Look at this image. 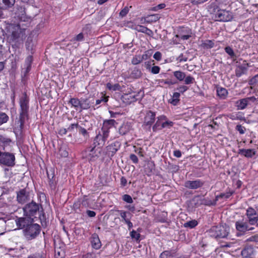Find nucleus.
Here are the masks:
<instances>
[{
  "mask_svg": "<svg viewBox=\"0 0 258 258\" xmlns=\"http://www.w3.org/2000/svg\"><path fill=\"white\" fill-rule=\"evenodd\" d=\"M8 39L13 48H20L25 39L26 29L22 28L19 24H11L7 26Z\"/></svg>",
  "mask_w": 258,
  "mask_h": 258,
  "instance_id": "nucleus-1",
  "label": "nucleus"
},
{
  "mask_svg": "<svg viewBox=\"0 0 258 258\" xmlns=\"http://www.w3.org/2000/svg\"><path fill=\"white\" fill-rule=\"evenodd\" d=\"M20 111L19 119L15 123L14 130L16 135H21L26 119L28 117L29 98L25 94L20 99Z\"/></svg>",
  "mask_w": 258,
  "mask_h": 258,
  "instance_id": "nucleus-2",
  "label": "nucleus"
},
{
  "mask_svg": "<svg viewBox=\"0 0 258 258\" xmlns=\"http://www.w3.org/2000/svg\"><path fill=\"white\" fill-rule=\"evenodd\" d=\"M117 123L114 119H108L104 121L102 127L103 135H98L96 137L95 140L98 142V145L105 144V140L108 136L109 128L115 126V124Z\"/></svg>",
  "mask_w": 258,
  "mask_h": 258,
  "instance_id": "nucleus-3",
  "label": "nucleus"
},
{
  "mask_svg": "<svg viewBox=\"0 0 258 258\" xmlns=\"http://www.w3.org/2000/svg\"><path fill=\"white\" fill-rule=\"evenodd\" d=\"M229 229L226 225L213 226L210 230V235L216 238H225L229 234Z\"/></svg>",
  "mask_w": 258,
  "mask_h": 258,
  "instance_id": "nucleus-4",
  "label": "nucleus"
},
{
  "mask_svg": "<svg viewBox=\"0 0 258 258\" xmlns=\"http://www.w3.org/2000/svg\"><path fill=\"white\" fill-rule=\"evenodd\" d=\"M156 123L152 127L153 131L156 132L164 128H170L173 125V122L167 119L166 116L162 115L157 117Z\"/></svg>",
  "mask_w": 258,
  "mask_h": 258,
  "instance_id": "nucleus-5",
  "label": "nucleus"
},
{
  "mask_svg": "<svg viewBox=\"0 0 258 258\" xmlns=\"http://www.w3.org/2000/svg\"><path fill=\"white\" fill-rule=\"evenodd\" d=\"M40 232V226L37 224H33L23 230V234L27 240H30L35 238Z\"/></svg>",
  "mask_w": 258,
  "mask_h": 258,
  "instance_id": "nucleus-6",
  "label": "nucleus"
},
{
  "mask_svg": "<svg viewBox=\"0 0 258 258\" xmlns=\"http://www.w3.org/2000/svg\"><path fill=\"white\" fill-rule=\"evenodd\" d=\"M15 157L13 153L0 151V164L13 166L15 164Z\"/></svg>",
  "mask_w": 258,
  "mask_h": 258,
  "instance_id": "nucleus-7",
  "label": "nucleus"
},
{
  "mask_svg": "<svg viewBox=\"0 0 258 258\" xmlns=\"http://www.w3.org/2000/svg\"><path fill=\"white\" fill-rule=\"evenodd\" d=\"M215 18L217 21L227 22L230 21L232 19L233 16L230 11L220 9L218 10L215 14Z\"/></svg>",
  "mask_w": 258,
  "mask_h": 258,
  "instance_id": "nucleus-8",
  "label": "nucleus"
},
{
  "mask_svg": "<svg viewBox=\"0 0 258 258\" xmlns=\"http://www.w3.org/2000/svg\"><path fill=\"white\" fill-rule=\"evenodd\" d=\"M191 29L187 27H180L178 30V34L175 35L176 38H180L183 40H187L191 37Z\"/></svg>",
  "mask_w": 258,
  "mask_h": 258,
  "instance_id": "nucleus-9",
  "label": "nucleus"
},
{
  "mask_svg": "<svg viewBox=\"0 0 258 258\" xmlns=\"http://www.w3.org/2000/svg\"><path fill=\"white\" fill-rule=\"evenodd\" d=\"M33 219L30 217H21L16 220V223L19 229H25L32 225Z\"/></svg>",
  "mask_w": 258,
  "mask_h": 258,
  "instance_id": "nucleus-10",
  "label": "nucleus"
},
{
  "mask_svg": "<svg viewBox=\"0 0 258 258\" xmlns=\"http://www.w3.org/2000/svg\"><path fill=\"white\" fill-rule=\"evenodd\" d=\"M256 98L254 96L243 98L236 101V106L238 109L242 110L250 104V102H254Z\"/></svg>",
  "mask_w": 258,
  "mask_h": 258,
  "instance_id": "nucleus-11",
  "label": "nucleus"
},
{
  "mask_svg": "<svg viewBox=\"0 0 258 258\" xmlns=\"http://www.w3.org/2000/svg\"><path fill=\"white\" fill-rule=\"evenodd\" d=\"M38 210V205L33 202L27 205L24 208V213L29 216H34Z\"/></svg>",
  "mask_w": 258,
  "mask_h": 258,
  "instance_id": "nucleus-12",
  "label": "nucleus"
},
{
  "mask_svg": "<svg viewBox=\"0 0 258 258\" xmlns=\"http://www.w3.org/2000/svg\"><path fill=\"white\" fill-rule=\"evenodd\" d=\"M156 113L151 110L147 111L144 117V125L148 126L150 128L155 120Z\"/></svg>",
  "mask_w": 258,
  "mask_h": 258,
  "instance_id": "nucleus-13",
  "label": "nucleus"
},
{
  "mask_svg": "<svg viewBox=\"0 0 258 258\" xmlns=\"http://www.w3.org/2000/svg\"><path fill=\"white\" fill-rule=\"evenodd\" d=\"M246 215L251 225H254L258 221V216L254 209L248 208L246 210Z\"/></svg>",
  "mask_w": 258,
  "mask_h": 258,
  "instance_id": "nucleus-14",
  "label": "nucleus"
},
{
  "mask_svg": "<svg viewBox=\"0 0 258 258\" xmlns=\"http://www.w3.org/2000/svg\"><path fill=\"white\" fill-rule=\"evenodd\" d=\"M236 230L240 232H245L247 230H251L253 229V227L248 228L247 223L246 221H238L235 223Z\"/></svg>",
  "mask_w": 258,
  "mask_h": 258,
  "instance_id": "nucleus-15",
  "label": "nucleus"
},
{
  "mask_svg": "<svg viewBox=\"0 0 258 258\" xmlns=\"http://www.w3.org/2000/svg\"><path fill=\"white\" fill-rule=\"evenodd\" d=\"M203 185V182L200 180H188L185 182V186L190 189H197L201 187Z\"/></svg>",
  "mask_w": 258,
  "mask_h": 258,
  "instance_id": "nucleus-16",
  "label": "nucleus"
},
{
  "mask_svg": "<svg viewBox=\"0 0 258 258\" xmlns=\"http://www.w3.org/2000/svg\"><path fill=\"white\" fill-rule=\"evenodd\" d=\"M90 241L93 248L98 249L101 247V243L97 234L94 233L92 235Z\"/></svg>",
  "mask_w": 258,
  "mask_h": 258,
  "instance_id": "nucleus-17",
  "label": "nucleus"
},
{
  "mask_svg": "<svg viewBox=\"0 0 258 258\" xmlns=\"http://www.w3.org/2000/svg\"><path fill=\"white\" fill-rule=\"evenodd\" d=\"M132 127L131 122H124L119 128V133L121 135H124L131 130Z\"/></svg>",
  "mask_w": 258,
  "mask_h": 258,
  "instance_id": "nucleus-18",
  "label": "nucleus"
},
{
  "mask_svg": "<svg viewBox=\"0 0 258 258\" xmlns=\"http://www.w3.org/2000/svg\"><path fill=\"white\" fill-rule=\"evenodd\" d=\"M248 63H244L239 65L235 69V75L237 77H240L242 75L245 74L247 71Z\"/></svg>",
  "mask_w": 258,
  "mask_h": 258,
  "instance_id": "nucleus-19",
  "label": "nucleus"
},
{
  "mask_svg": "<svg viewBox=\"0 0 258 258\" xmlns=\"http://www.w3.org/2000/svg\"><path fill=\"white\" fill-rule=\"evenodd\" d=\"M25 46L26 49L30 54H32L34 53L35 43L33 40L32 36H29L28 37L25 43Z\"/></svg>",
  "mask_w": 258,
  "mask_h": 258,
  "instance_id": "nucleus-20",
  "label": "nucleus"
},
{
  "mask_svg": "<svg viewBox=\"0 0 258 258\" xmlns=\"http://www.w3.org/2000/svg\"><path fill=\"white\" fill-rule=\"evenodd\" d=\"M238 153L246 157L250 158L256 154V151L254 149H240Z\"/></svg>",
  "mask_w": 258,
  "mask_h": 258,
  "instance_id": "nucleus-21",
  "label": "nucleus"
},
{
  "mask_svg": "<svg viewBox=\"0 0 258 258\" xmlns=\"http://www.w3.org/2000/svg\"><path fill=\"white\" fill-rule=\"evenodd\" d=\"M92 101L94 100H90L89 98H82L81 99L80 111L89 109L91 104L94 103Z\"/></svg>",
  "mask_w": 258,
  "mask_h": 258,
  "instance_id": "nucleus-22",
  "label": "nucleus"
},
{
  "mask_svg": "<svg viewBox=\"0 0 258 258\" xmlns=\"http://www.w3.org/2000/svg\"><path fill=\"white\" fill-rule=\"evenodd\" d=\"M159 258H184L182 255H179L176 254L174 252H171L170 251H164L162 252L160 255Z\"/></svg>",
  "mask_w": 258,
  "mask_h": 258,
  "instance_id": "nucleus-23",
  "label": "nucleus"
},
{
  "mask_svg": "<svg viewBox=\"0 0 258 258\" xmlns=\"http://www.w3.org/2000/svg\"><path fill=\"white\" fill-rule=\"evenodd\" d=\"M28 199V196L26 195V191L22 189L17 194V200L19 203L23 204L25 203Z\"/></svg>",
  "mask_w": 258,
  "mask_h": 258,
  "instance_id": "nucleus-24",
  "label": "nucleus"
},
{
  "mask_svg": "<svg viewBox=\"0 0 258 258\" xmlns=\"http://www.w3.org/2000/svg\"><path fill=\"white\" fill-rule=\"evenodd\" d=\"M159 19L160 17L158 14L148 15L147 17H145L144 21L142 22V24L151 23L153 22H155L159 20Z\"/></svg>",
  "mask_w": 258,
  "mask_h": 258,
  "instance_id": "nucleus-25",
  "label": "nucleus"
},
{
  "mask_svg": "<svg viewBox=\"0 0 258 258\" xmlns=\"http://www.w3.org/2000/svg\"><path fill=\"white\" fill-rule=\"evenodd\" d=\"M217 95L221 98L224 99L226 98L228 95V91L227 90L222 87H217Z\"/></svg>",
  "mask_w": 258,
  "mask_h": 258,
  "instance_id": "nucleus-26",
  "label": "nucleus"
},
{
  "mask_svg": "<svg viewBox=\"0 0 258 258\" xmlns=\"http://www.w3.org/2000/svg\"><path fill=\"white\" fill-rule=\"evenodd\" d=\"M33 61V57L31 54L29 55L26 59L25 65L26 66L25 74L28 73L31 70V63Z\"/></svg>",
  "mask_w": 258,
  "mask_h": 258,
  "instance_id": "nucleus-27",
  "label": "nucleus"
},
{
  "mask_svg": "<svg viewBox=\"0 0 258 258\" xmlns=\"http://www.w3.org/2000/svg\"><path fill=\"white\" fill-rule=\"evenodd\" d=\"M142 76L141 71L136 68H134L130 75V78L132 79H138Z\"/></svg>",
  "mask_w": 258,
  "mask_h": 258,
  "instance_id": "nucleus-28",
  "label": "nucleus"
},
{
  "mask_svg": "<svg viewBox=\"0 0 258 258\" xmlns=\"http://www.w3.org/2000/svg\"><path fill=\"white\" fill-rule=\"evenodd\" d=\"M253 254V248L251 247H247L241 251V255L244 257H248Z\"/></svg>",
  "mask_w": 258,
  "mask_h": 258,
  "instance_id": "nucleus-29",
  "label": "nucleus"
},
{
  "mask_svg": "<svg viewBox=\"0 0 258 258\" xmlns=\"http://www.w3.org/2000/svg\"><path fill=\"white\" fill-rule=\"evenodd\" d=\"M69 103L71 104L74 107L76 110H78V108H80L81 106V100H79L77 98H72L69 100Z\"/></svg>",
  "mask_w": 258,
  "mask_h": 258,
  "instance_id": "nucleus-30",
  "label": "nucleus"
},
{
  "mask_svg": "<svg viewBox=\"0 0 258 258\" xmlns=\"http://www.w3.org/2000/svg\"><path fill=\"white\" fill-rule=\"evenodd\" d=\"M185 75H186L185 73L180 71H176L173 72V76L179 81H183L185 78Z\"/></svg>",
  "mask_w": 258,
  "mask_h": 258,
  "instance_id": "nucleus-31",
  "label": "nucleus"
},
{
  "mask_svg": "<svg viewBox=\"0 0 258 258\" xmlns=\"http://www.w3.org/2000/svg\"><path fill=\"white\" fill-rule=\"evenodd\" d=\"M180 93L174 92L172 95V98L169 100V102L173 105H176L179 101Z\"/></svg>",
  "mask_w": 258,
  "mask_h": 258,
  "instance_id": "nucleus-32",
  "label": "nucleus"
},
{
  "mask_svg": "<svg viewBox=\"0 0 258 258\" xmlns=\"http://www.w3.org/2000/svg\"><path fill=\"white\" fill-rule=\"evenodd\" d=\"M224 49L225 52L230 56L232 59H233L234 60H235V57H236V54L233 49L230 46H226Z\"/></svg>",
  "mask_w": 258,
  "mask_h": 258,
  "instance_id": "nucleus-33",
  "label": "nucleus"
},
{
  "mask_svg": "<svg viewBox=\"0 0 258 258\" xmlns=\"http://www.w3.org/2000/svg\"><path fill=\"white\" fill-rule=\"evenodd\" d=\"M135 152L139 156L143 157L146 154V151L144 148L140 146H134Z\"/></svg>",
  "mask_w": 258,
  "mask_h": 258,
  "instance_id": "nucleus-34",
  "label": "nucleus"
},
{
  "mask_svg": "<svg viewBox=\"0 0 258 258\" xmlns=\"http://www.w3.org/2000/svg\"><path fill=\"white\" fill-rule=\"evenodd\" d=\"M214 46V43L211 40H206L202 43V46L207 49L212 48Z\"/></svg>",
  "mask_w": 258,
  "mask_h": 258,
  "instance_id": "nucleus-35",
  "label": "nucleus"
},
{
  "mask_svg": "<svg viewBox=\"0 0 258 258\" xmlns=\"http://www.w3.org/2000/svg\"><path fill=\"white\" fill-rule=\"evenodd\" d=\"M9 119V116L5 113L0 111V125L6 123Z\"/></svg>",
  "mask_w": 258,
  "mask_h": 258,
  "instance_id": "nucleus-36",
  "label": "nucleus"
},
{
  "mask_svg": "<svg viewBox=\"0 0 258 258\" xmlns=\"http://www.w3.org/2000/svg\"><path fill=\"white\" fill-rule=\"evenodd\" d=\"M198 225V222L195 220H191L188 222H185L184 224V226L185 227H188L190 228H193L196 227Z\"/></svg>",
  "mask_w": 258,
  "mask_h": 258,
  "instance_id": "nucleus-37",
  "label": "nucleus"
},
{
  "mask_svg": "<svg viewBox=\"0 0 258 258\" xmlns=\"http://www.w3.org/2000/svg\"><path fill=\"white\" fill-rule=\"evenodd\" d=\"M78 130L79 134L80 135H82L83 137H87L89 136V133H88L87 130L81 125H79Z\"/></svg>",
  "mask_w": 258,
  "mask_h": 258,
  "instance_id": "nucleus-38",
  "label": "nucleus"
},
{
  "mask_svg": "<svg viewBox=\"0 0 258 258\" xmlns=\"http://www.w3.org/2000/svg\"><path fill=\"white\" fill-rule=\"evenodd\" d=\"M107 87L110 90L116 91L119 90L120 89V85L118 84H115L114 85H112L110 83H108L107 84Z\"/></svg>",
  "mask_w": 258,
  "mask_h": 258,
  "instance_id": "nucleus-39",
  "label": "nucleus"
},
{
  "mask_svg": "<svg viewBox=\"0 0 258 258\" xmlns=\"http://www.w3.org/2000/svg\"><path fill=\"white\" fill-rule=\"evenodd\" d=\"M11 142V140L10 139L0 135V145L2 144H4V145L10 144Z\"/></svg>",
  "mask_w": 258,
  "mask_h": 258,
  "instance_id": "nucleus-40",
  "label": "nucleus"
},
{
  "mask_svg": "<svg viewBox=\"0 0 258 258\" xmlns=\"http://www.w3.org/2000/svg\"><path fill=\"white\" fill-rule=\"evenodd\" d=\"M142 59L141 57V56L140 55H135L132 60V63L136 65L138 64H139L140 62L142 61Z\"/></svg>",
  "mask_w": 258,
  "mask_h": 258,
  "instance_id": "nucleus-41",
  "label": "nucleus"
},
{
  "mask_svg": "<svg viewBox=\"0 0 258 258\" xmlns=\"http://www.w3.org/2000/svg\"><path fill=\"white\" fill-rule=\"evenodd\" d=\"M184 81V84L185 85H189V84H193L194 83L195 78L190 75L187 76H185Z\"/></svg>",
  "mask_w": 258,
  "mask_h": 258,
  "instance_id": "nucleus-42",
  "label": "nucleus"
},
{
  "mask_svg": "<svg viewBox=\"0 0 258 258\" xmlns=\"http://www.w3.org/2000/svg\"><path fill=\"white\" fill-rule=\"evenodd\" d=\"M146 28V27L144 26L143 25H135L134 27V29H135V30H136L139 32H142V33L146 32H145Z\"/></svg>",
  "mask_w": 258,
  "mask_h": 258,
  "instance_id": "nucleus-43",
  "label": "nucleus"
},
{
  "mask_svg": "<svg viewBox=\"0 0 258 258\" xmlns=\"http://www.w3.org/2000/svg\"><path fill=\"white\" fill-rule=\"evenodd\" d=\"M210 11L213 13H217L218 10H220L219 9V7L217 6L216 4H211L209 6Z\"/></svg>",
  "mask_w": 258,
  "mask_h": 258,
  "instance_id": "nucleus-44",
  "label": "nucleus"
},
{
  "mask_svg": "<svg viewBox=\"0 0 258 258\" xmlns=\"http://www.w3.org/2000/svg\"><path fill=\"white\" fill-rule=\"evenodd\" d=\"M130 235L132 238L135 239L136 240H139L140 237V233H138L137 231L135 230H133L131 232Z\"/></svg>",
  "mask_w": 258,
  "mask_h": 258,
  "instance_id": "nucleus-45",
  "label": "nucleus"
},
{
  "mask_svg": "<svg viewBox=\"0 0 258 258\" xmlns=\"http://www.w3.org/2000/svg\"><path fill=\"white\" fill-rule=\"evenodd\" d=\"M258 83V74L254 76H253L250 80L249 81V84L250 85H254L255 84Z\"/></svg>",
  "mask_w": 258,
  "mask_h": 258,
  "instance_id": "nucleus-46",
  "label": "nucleus"
},
{
  "mask_svg": "<svg viewBox=\"0 0 258 258\" xmlns=\"http://www.w3.org/2000/svg\"><path fill=\"white\" fill-rule=\"evenodd\" d=\"M79 123L78 122L72 123L67 128L68 131L72 132L74 131L75 128L78 130L79 126Z\"/></svg>",
  "mask_w": 258,
  "mask_h": 258,
  "instance_id": "nucleus-47",
  "label": "nucleus"
},
{
  "mask_svg": "<svg viewBox=\"0 0 258 258\" xmlns=\"http://www.w3.org/2000/svg\"><path fill=\"white\" fill-rule=\"evenodd\" d=\"M236 130L239 132L240 134H244L246 128L244 126L241 125V124H238L236 126Z\"/></svg>",
  "mask_w": 258,
  "mask_h": 258,
  "instance_id": "nucleus-48",
  "label": "nucleus"
},
{
  "mask_svg": "<svg viewBox=\"0 0 258 258\" xmlns=\"http://www.w3.org/2000/svg\"><path fill=\"white\" fill-rule=\"evenodd\" d=\"M59 154L61 156L63 157H67L68 155V152L67 151L66 149H64L63 147L60 148L59 151Z\"/></svg>",
  "mask_w": 258,
  "mask_h": 258,
  "instance_id": "nucleus-49",
  "label": "nucleus"
},
{
  "mask_svg": "<svg viewBox=\"0 0 258 258\" xmlns=\"http://www.w3.org/2000/svg\"><path fill=\"white\" fill-rule=\"evenodd\" d=\"M122 200L127 203H132L133 202L132 197L128 195H124L122 197Z\"/></svg>",
  "mask_w": 258,
  "mask_h": 258,
  "instance_id": "nucleus-50",
  "label": "nucleus"
},
{
  "mask_svg": "<svg viewBox=\"0 0 258 258\" xmlns=\"http://www.w3.org/2000/svg\"><path fill=\"white\" fill-rule=\"evenodd\" d=\"M152 56V53L150 51H146L145 53L141 56L142 60H147Z\"/></svg>",
  "mask_w": 258,
  "mask_h": 258,
  "instance_id": "nucleus-51",
  "label": "nucleus"
},
{
  "mask_svg": "<svg viewBox=\"0 0 258 258\" xmlns=\"http://www.w3.org/2000/svg\"><path fill=\"white\" fill-rule=\"evenodd\" d=\"M129 9L127 7H124L119 13V16L121 17L125 16L128 13Z\"/></svg>",
  "mask_w": 258,
  "mask_h": 258,
  "instance_id": "nucleus-52",
  "label": "nucleus"
},
{
  "mask_svg": "<svg viewBox=\"0 0 258 258\" xmlns=\"http://www.w3.org/2000/svg\"><path fill=\"white\" fill-rule=\"evenodd\" d=\"M188 89V88L186 86H185V85H181L177 88V90H178L181 93L185 92Z\"/></svg>",
  "mask_w": 258,
  "mask_h": 258,
  "instance_id": "nucleus-53",
  "label": "nucleus"
},
{
  "mask_svg": "<svg viewBox=\"0 0 258 258\" xmlns=\"http://www.w3.org/2000/svg\"><path fill=\"white\" fill-rule=\"evenodd\" d=\"M187 60V57L186 56H184L183 54V53H181L179 56L176 58V60L178 61L179 62H182V61H186Z\"/></svg>",
  "mask_w": 258,
  "mask_h": 258,
  "instance_id": "nucleus-54",
  "label": "nucleus"
},
{
  "mask_svg": "<svg viewBox=\"0 0 258 258\" xmlns=\"http://www.w3.org/2000/svg\"><path fill=\"white\" fill-rule=\"evenodd\" d=\"M165 7V4H160L152 8V10L157 11L159 10L162 9Z\"/></svg>",
  "mask_w": 258,
  "mask_h": 258,
  "instance_id": "nucleus-55",
  "label": "nucleus"
},
{
  "mask_svg": "<svg viewBox=\"0 0 258 258\" xmlns=\"http://www.w3.org/2000/svg\"><path fill=\"white\" fill-rule=\"evenodd\" d=\"M160 68L158 66H153L151 69V72L154 74H158L160 72Z\"/></svg>",
  "mask_w": 258,
  "mask_h": 258,
  "instance_id": "nucleus-56",
  "label": "nucleus"
},
{
  "mask_svg": "<svg viewBox=\"0 0 258 258\" xmlns=\"http://www.w3.org/2000/svg\"><path fill=\"white\" fill-rule=\"evenodd\" d=\"M83 39L84 35L82 33H79L74 38V40H76L77 41H83Z\"/></svg>",
  "mask_w": 258,
  "mask_h": 258,
  "instance_id": "nucleus-57",
  "label": "nucleus"
},
{
  "mask_svg": "<svg viewBox=\"0 0 258 258\" xmlns=\"http://www.w3.org/2000/svg\"><path fill=\"white\" fill-rule=\"evenodd\" d=\"M160 82L162 84L168 85L169 86L172 85L174 84V83L169 80H161L160 81Z\"/></svg>",
  "mask_w": 258,
  "mask_h": 258,
  "instance_id": "nucleus-58",
  "label": "nucleus"
},
{
  "mask_svg": "<svg viewBox=\"0 0 258 258\" xmlns=\"http://www.w3.org/2000/svg\"><path fill=\"white\" fill-rule=\"evenodd\" d=\"M209 126L211 127L212 128H214L215 130H217L219 127V124L215 120L212 121V123L209 124Z\"/></svg>",
  "mask_w": 258,
  "mask_h": 258,
  "instance_id": "nucleus-59",
  "label": "nucleus"
},
{
  "mask_svg": "<svg viewBox=\"0 0 258 258\" xmlns=\"http://www.w3.org/2000/svg\"><path fill=\"white\" fill-rule=\"evenodd\" d=\"M119 212L120 215L123 220L125 222V220H128L126 218V212L124 211H118Z\"/></svg>",
  "mask_w": 258,
  "mask_h": 258,
  "instance_id": "nucleus-60",
  "label": "nucleus"
},
{
  "mask_svg": "<svg viewBox=\"0 0 258 258\" xmlns=\"http://www.w3.org/2000/svg\"><path fill=\"white\" fill-rule=\"evenodd\" d=\"M162 54L160 52L157 51L153 55V57L157 60H160L161 59Z\"/></svg>",
  "mask_w": 258,
  "mask_h": 258,
  "instance_id": "nucleus-61",
  "label": "nucleus"
},
{
  "mask_svg": "<svg viewBox=\"0 0 258 258\" xmlns=\"http://www.w3.org/2000/svg\"><path fill=\"white\" fill-rule=\"evenodd\" d=\"M68 132V130L67 128H60L59 129V130L58 131V134L61 136H62L64 135H66L67 134Z\"/></svg>",
  "mask_w": 258,
  "mask_h": 258,
  "instance_id": "nucleus-62",
  "label": "nucleus"
},
{
  "mask_svg": "<svg viewBox=\"0 0 258 258\" xmlns=\"http://www.w3.org/2000/svg\"><path fill=\"white\" fill-rule=\"evenodd\" d=\"M28 258H44V257L40 253H35L30 255Z\"/></svg>",
  "mask_w": 258,
  "mask_h": 258,
  "instance_id": "nucleus-63",
  "label": "nucleus"
},
{
  "mask_svg": "<svg viewBox=\"0 0 258 258\" xmlns=\"http://www.w3.org/2000/svg\"><path fill=\"white\" fill-rule=\"evenodd\" d=\"M83 258H96V257L94 253H88L84 255Z\"/></svg>",
  "mask_w": 258,
  "mask_h": 258,
  "instance_id": "nucleus-64",
  "label": "nucleus"
}]
</instances>
